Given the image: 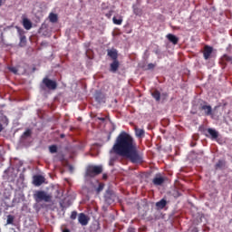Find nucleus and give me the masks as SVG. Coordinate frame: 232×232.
<instances>
[{
    "instance_id": "obj_32",
    "label": "nucleus",
    "mask_w": 232,
    "mask_h": 232,
    "mask_svg": "<svg viewBox=\"0 0 232 232\" xmlns=\"http://www.w3.org/2000/svg\"><path fill=\"white\" fill-rule=\"evenodd\" d=\"M153 68H155V64L154 63H149L148 64V70H153Z\"/></svg>"
},
{
    "instance_id": "obj_6",
    "label": "nucleus",
    "mask_w": 232,
    "mask_h": 232,
    "mask_svg": "<svg viewBox=\"0 0 232 232\" xmlns=\"http://www.w3.org/2000/svg\"><path fill=\"white\" fill-rule=\"evenodd\" d=\"M43 83L48 90H57V82L49 78H44Z\"/></svg>"
},
{
    "instance_id": "obj_33",
    "label": "nucleus",
    "mask_w": 232,
    "mask_h": 232,
    "mask_svg": "<svg viewBox=\"0 0 232 232\" xmlns=\"http://www.w3.org/2000/svg\"><path fill=\"white\" fill-rule=\"evenodd\" d=\"M112 13H113V11H110L108 14H106V17H108L110 19V17H111Z\"/></svg>"
},
{
    "instance_id": "obj_20",
    "label": "nucleus",
    "mask_w": 232,
    "mask_h": 232,
    "mask_svg": "<svg viewBox=\"0 0 232 232\" xmlns=\"http://www.w3.org/2000/svg\"><path fill=\"white\" fill-rule=\"evenodd\" d=\"M58 19H59V18H58V16H57L56 14L50 13V14H49V21H50L51 23H57Z\"/></svg>"
},
{
    "instance_id": "obj_28",
    "label": "nucleus",
    "mask_w": 232,
    "mask_h": 232,
    "mask_svg": "<svg viewBox=\"0 0 232 232\" xmlns=\"http://www.w3.org/2000/svg\"><path fill=\"white\" fill-rule=\"evenodd\" d=\"M70 218L71 220H75V218H77V211H72Z\"/></svg>"
},
{
    "instance_id": "obj_39",
    "label": "nucleus",
    "mask_w": 232,
    "mask_h": 232,
    "mask_svg": "<svg viewBox=\"0 0 232 232\" xmlns=\"http://www.w3.org/2000/svg\"><path fill=\"white\" fill-rule=\"evenodd\" d=\"M3 1H5V0H0V6H3Z\"/></svg>"
},
{
    "instance_id": "obj_38",
    "label": "nucleus",
    "mask_w": 232,
    "mask_h": 232,
    "mask_svg": "<svg viewBox=\"0 0 232 232\" xmlns=\"http://www.w3.org/2000/svg\"><path fill=\"white\" fill-rule=\"evenodd\" d=\"M63 232H70V229L65 228V229L63 230Z\"/></svg>"
},
{
    "instance_id": "obj_16",
    "label": "nucleus",
    "mask_w": 232,
    "mask_h": 232,
    "mask_svg": "<svg viewBox=\"0 0 232 232\" xmlns=\"http://www.w3.org/2000/svg\"><path fill=\"white\" fill-rule=\"evenodd\" d=\"M226 166V160H219L216 165L215 169H222Z\"/></svg>"
},
{
    "instance_id": "obj_27",
    "label": "nucleus",
    "mask_w": 232,
    "mask_h": 232,
    "mask_svg": "<svg viewBox=\"0 0 232 232\" xmlns=\"http://www.w3.org/2000/svg\"><path fill=\"white\" fill-rule=\"evenodd\" d=\"M24 137H31L32 135V130L30 129H27L24 132Z\"/></svg>"
},
{
    "instance_id": "obj_10",
    "label": "nucleus",
    "mask_w": 232,
    "mask_h": 232,
    "mask_svg": "<svg viewBox=\"0 0 232 232\" xmlns=\"http://www.w3.org/2000/svg\"><path fill=\"white\" fill-rule=\"evenodd\" d=\"M107 55L111 57L112 61H119V52H117V49H108Z\"/></svg>"
},
{
    "instance_id": "obj_29",
    "label": "nucleus",
    "mask_w": 232,
    "mask_h": 232,
    "mask_svg": "<svg viewBox=\"0 0 232 232\" xmlns=\"http://www.w3.org/2000/svg\"><path fill=\"white\" fill-rule=\"evenodd\" d=\"M7 224H14V217L10 215L7 217Z\"/></svg>"
},
{
    "instance_id": "obj_1",
    "label": "nucleus",
    "mask_w": 232,
    "mask_h": 232,
    "mask_svg": "<svg viewBox=\"0 0 232 232\" xmlns=\"http://www.w3.org/2000/svg\"><path fill=\"white\" fill-rule=\"evenodd\" d=\"M111 153L127 157L132 164H141L144 161L142 154L137 150V142L130 133L124 130L117 136Z\"/></svg>"
},
{
    "instance_id": "obj_18",
    "label": "nucleus",
    "mask_w": 232,
    "mask_h": 232,
    "mask_svg": "<svg viewBox=\"0 0 232 232\" xmlns=\"http://www.w3.org/2000/svg\"><path fill=\"white\" fill-rule=\"evenodd\" d=\"M23 24L25 30H30L32 28V22L29 19H24Z\"/></svg>"
},
{
    "instance_id": "obj_41",
    "label": "nucleus",
    "mask_w": 232,
    "mask_h": 232,
    "mask_svg": "<svg viewBox=\"0 0 232 232\" xmlns=\"http://www.w3.org/2000/svg\"><path fill=\"white\" fill-rule=\"evenodd\" d=\"M61 137H64V135H61Z\"/></svg>"
},
{
    "instance_id": "obj_31",
    "label": "nucleus",
    "mask_w": 232,
    "mask_h": 232,
    "mask_svg": "<svg viewBox=\"0 0 232 232\" xmlns=\"http://www.w3.org/2000/svg\"><path fill=\"white\" fill-rule=\"evenodd\" d=\"M8 70H10L13 73H17V68L16 67H9Z\"/></svg>"
},
{
    "instance_id": "obj_8",
    "label": "nucleus",
    "mask_w": 232,
    "mask_h": 232,
    "mask_svg": "<svg viewBox=\"0 0 232 232\" xmlns=\"http://www.w3.org/2000/svg\"><path fill=\"white\" fill-rule=\"evenodd\" d=\"M207 132L208 134L204 133V135H206L207 137H210V139H212V140H217V139H218V131H217V130L208 128L207 130Z\"/></svg>"
},
{
    "instance_id": "obj_26",
    "label": "nucleus",
    "mask_w": 232,
    "mask_h": 232,
    "mask_svg": "<svg viewBox=\"0 0 232 232\" xmlns=\"http://www.w3.org/2000/svg\"><path fill=\"white\" fill-rule=\"evenodd\" d=\"M102 189H104V184L100 183L98 188H96L97 193H101V191H102Z\"/></svg>"
},
{
    "instance_id": "obj_35",
    "label": "nucleus",
    "mask_w": 232,
    "mask_h": 232,
    "mask_svg": "<svg viewBox=\"0 0 232 232\" xmlns=\"http://www.w3.org/2000/svg\"><path fill=\"white\" fill-rule=\"evenodd\" d=\"M99 121H102V122H104V121H106V118H98Z\"/></svg>"
},
{
    "instance_id": "obj_5",
    "label": "nucleus",
    "mask_w": 232,
    "mask_h": 232,
    "mask_svg": "<svg viewBox=\"0 0 232 232\" xmlns=\"http://www.w3.org/2000/svg\"><path fill=\"white\" fill-rule=\"evenodd\" d=\"M116 197L117 196H115V192H113V190L107 189L104 195L105 202H107V204H113Z\"/></svg>"
},
{
    "instance_id": "obj_23",
    "label": "nucleus",
    "mask_w": 232,
    "mask_h": 232,
    "mask_svg": "<svg viewBox=\"0 0 232 232\" xmlns=\"http://www.w3.org/2000/svg\"><path fill=\"white\" fill-rule=\"evenodd\" d=\"M112 22L114 24H118V25L122 24V16H120V19H117V17L114 16L112 18Z\"/></svg>"
},
{
    "instance_id": "obj_13",
    "label": "nucleus",
    "mask_w": 232,
    "mask_h": 232,
    "mask_svg": "<svg viewBox=\"0 0 232 232\" xmlns=\"http://www.w3.org/2000/svg\"><path fill=\"white\" fill-rule=\"evenodd\" d=\"M111 72L115 73L117 70H119V66H121V63H119V60H113L112 63H111Z\"/></svg>"
},
{
    "instance_id": "obj_24",
    "label": "nucleus",
    "mask_w": 232,
    "mask_h": 232,
    "mask_svg": "<svg viewBox=\"0 0 232 232\" xmlns=\"http://www.w3.org/2000/svg\"><path fill=\"white\" fill-rule=\"evenodd\" d=\"M26 45V36L23 35L20 37V46H25Z\"/></svg>"
},
{
    "instance_id": "obj_22",
    "label": "nucleus",
    "mask_w": 232,
    "mask_h": 232,
    "mask_svg": "<svg viewBox=\"0 0 232 232\" xmlns=\"http://www.w3.org/2000/svg\"><path fill=\"white\" fill-rule=\"evenodd\" d=\"M133 14H135V15H139V16H140V15H142V9H140V8H139V7H137V6H133Z\"/></svg>"
},
{
    "instance_id": "obj_34",
    "label": "nucleus",
    "mask_w": 232,
    "mask_h": 232,
    "mask_svg": "<svg viewBox=\"0 0 232 232\" xmlns=\"http://www.w3.org/2000/svg\"><path fill=\"white\" fill-rule=\"evenodd\" d=\"M102 179H103V180H106L108 179V175L107 174H103L102 175Z\"/></svg>"
},
{
    "instance_id": "obj_40",
    "label": "nucleus",
    "mask_w": 232,
    "mask_h": 232,
    "mask_svg": "<svg viewBox=\"0 0 232 232\" xmlns=\"http://www.w3.org/2000/svg\"><path fill=\"white\" fill-rule=\"evenodd\" d=\"M63 159H64V158L62 157V158H60V160H63Z\"/></svg>"
},
{
    "instance_id": "obj_36",
    "label": "nucleus",
    "mask_w": 232,
    "mask_h": 232,
    "mask_svg": "<svg viewBox=\"0 0 232 232\" xmlns=\"http://www.w3.org/2000/svg\"><path fill=\"white\" fill-rule=\"evenodd\" d=\"M154 53H156V55H159L160 53V51L156 50Z\"/></svg>"
},
{
    "instance_id": "obj_14",
    "label": "nucleus",
    "mask_w": 232,
    "mask_h": 232,
    "mask_svg": "<svg viewBox=\"0 0 232 232\" xmlns=\"http://www.w3.org/2000/svg\"><path fill=\"white\" fill-rule=\"evenodd\" d=\"M167 39L169 41V43H172V44H179V37L172 34H169L167 35Z\"/></svg>"
},
{
    "instance_id": "obj_19",
    "label": "nucleus",
    "mask_w": 232,
    "mask_h": 232,
    "mask_svg": "<svg viewBox=\"0 0 232 232\" xmlns=\"http://www.w3.org/2000/svg\"><path fill=\"white\" fill-rule=\"evenodd\" d=\"M153 99H155V101L157 102H159V101H160V92H159L158 90H155L152 93H151Z\"/></svg>"
},
{
    "instance_id": "obj_9",
    "label": "nucleus",
    "mask_w": 232,
    "mask_h": 232,
    "mask_svg": "<svg viewBox=\"0 0 232 232\" xmlns=\"http://www.w3.org/2000/svg\"><path fill=\"white\" fill-rule=\"evenodd\" d=\"M78 222L81 224V226H88L90 218H88V216H86L84 213H80L78 216Z\"/></svg>"
},
{
    "instance_id": "obj_17",
    "label": "nucleus",
    "mask_w": 232,
    "mask_h": 232,
    "mask_svg": "<svg viewBox=\"0 0 232 232\" xmlns=\"http://www.w3.org/2000/svg\"><path fill=\"white\" fill-rule=\"evenodd\" d=\"M144 129H139V128H135V135L136 137H139V139H142V137L144 136Z\"/></svg>"
},
{
    "instance_id": "obj_30",
    "label": "nucleus",
    "mask_w": 232,
    "mask_h": 232,
    "mask_svg": "<svg viewBox=\"0 0 232 232\" xmlns=\"http://www.w3.org/2000/svg\"><path fill=\"white\" fill-rule=\"evenodd\" d=\"M223 59H224V61H232V57L231 56H229V55H227V54H225L224 56H223Z\"/></svg>"
},
{
    "instance_id": "obj_3",
    "label": "nucleus",
    "mask_w": 232,
    "mask_h": 232,
    "mask_svg": "<svg viewBox=\"0 0 232 232\" xmlns=\"http://www.w3.org/2000/svg\"><path fill=\"white\" fill-rule=\"evenodd\" d=\"M102 173V166L101 165H89L85 171V176L89 177V179H93L97 177V175H101Z\"/></svg>"
},
{
    "instance_id": "obj_2",
    "label": "nucleus",
    "mask_w": 232,
    "mask_h": 232,
    "mask_svg": "<svg viewBox=\"0 0 232 232\" xmlns=\"http://www.w3.org/2000/svg\"><path fill=\"white\" fill-rule=\"evenodd\" d=\"M33 198L39 204V202H52V195L47 194L44 190H36L34 195Z\"/></svg>"
},
{
    "instance_id": "obj_4",
    "label": "nucleus",
    "mask_w": 232,
    "mask_h": 232,
    "mask_svg": "<svg viewBox=\"0 0 232 232\" xmlns=\"http://www.w3.org/2000/svg\"><path fill=\"white\" fill-rule=\"evenodd\" d=\"M199 111H204L206 117H211L213 115V108L208 104V102L200 100L198 103Z\"/></svg>"
},
{
    "instance_id": "obj_25",
    "label": "nucleus",
    "mask_w": 232,
    "mask_h": 232,
    "mask_svg": "<svg viewBox=\"0 0 232 232\" xmlns=\"http://www.w3.org/2000/svg\"><path fill=\"white\" fill-rule=\"evenodd\" d=\"M50 153H57V145H51L49 147Z\"/></svg>"
},
{
    "instance_id": "obj_21",
    "label": "nucleus",
    "mask_w": 232,
    "mask_h": 232,
    "mask_svg": "<svg viewBox=\"0 0 232 232\" xmlns=\"http://www.w3.org/2000/svg\"><path fill=\"white\" fill-rule=\"evenodd\" d=\"M102 99H104V95H102V92L95 93V101H97V102H102Z\"/></svg>"
},
{
    "instance_id": "obj_15",
    "label": "nucleus",
    "mask_w": 232,
    "mask_h": 232,
    "mask_svg": "<svg viewBox=\"0 0 232 232\" xmlns=\"http://www.w3.org/2000/svg\"><path fill=\"white\" fill-rule=\"evenodd\" d=\"M167 205H168V201L166 199L162 198L161 200H160L156 203V208H157V209H164Z\"/></svg>"
},
{
    "instance_id": "obj_7",
    "label": "nucleus",
    "mask_w": 232,
    "mask_h": 232,
    "mask_svg": "<svg viewBox=\"0 0 232 232\" xmlns=\"http://www.w3.org/2000/svg\"><path fill=\"white\" fill-rule=\"evenodd\" d=\"M213 53V47L209 45H205L204 51H203V57L205 61H208L211 58V54Z\"/></svg>"
},
{
    "instance_id": "obj_37",
    "label": "nucleus",
    "mask_w": 232,
    "mask_h": 232,
    "mask_svg": "<svg viewBox=\"0 0 232 232\" xmlns=\"http://www.w3.org/2000/svg\"><path fill=\"white\" fill-rule=\"evenodd\" d=\"M4 128H3V124L0 123V133L1 131H3Z\"/></svg>"
},
{
    "instance_id": "obj_12",
    "label": "nucleus",
    "mask_w": 232,
    "mask_h": 232,
    "mask_svg": "<svg viewBox=\"0 0 232 232\" xmlns=\"http://www.w3.org/2000/svg\"><path fill=\"white\" fill-rule=\"evenodd\" d=\"M164 178L160 176V174H157L153 179L152 182L154 186H162L164 184Z\"/></svg>"
},
{
    "instance_id": "obj_11",
    "label": "nucleus",
    "mask_w": 232,
    "mask_h": 232,
    "mask_svg": "<svg viewBox=\"0 0 232 232\" xmlns=\"http://www.w3.org/2000/svg\"><path fill=\"white\" fill-rule=\"evenodd\" d=\"M33 184L34 186H42L43 184H44V177L41 176V175H35L33 177Z\"/></svg>"
}]
</instances>
